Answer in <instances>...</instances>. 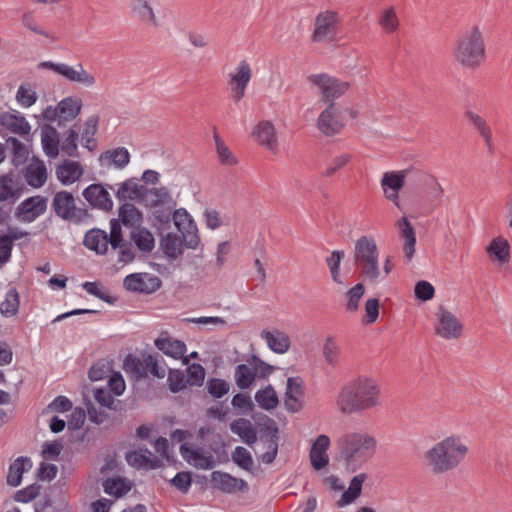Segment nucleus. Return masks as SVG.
Here are the masks:
<instances>
[{"label": "nucleus", "mask_w": 512, "mask_h": 512, "mask_svg": "<svg viewBox=\"0 0 512 512\" xmlns=\"http://www.w3.org/2000/svg\"><path fill=\"white\" fill-rule=\"evenodd\" d=\"M32 468V461L29 457L20 456L9 466L6 482L9 486L17 487L21 484L24 472Z\"/></svg>", "instance_id": "39"}, {"label": "nucleus", "mask_w": 512, "mask_h": 512, "mask_svg": "<svg viewBox=\"0 0 512 512\" xmlns=\"http://www.w3.org/2000/svg\"><path fill=\"white\" fill-rule=\"evenodd\" d=\"M353 259L365 280L370 283L384 280L379 267V250L374 239L361 236L355 242Z\"/></svg>", "instance_id": "6"}, {"label": "nucleus", "mask_w": 512, "mask_h": 512, "mask_svg": "<svg viewBox=\"0 0 512 512\" xmlns=\"http://www.w3.org/2000/svg\"><path fill=\"white\" fill-rule=\"evenodd\" d=\"M130 14L143 24L157 27L158 19L150 0H130Z\"/></svg>", "instance_id": "25"}, {"label": "nucleus", "mask_w": 512, "mask_h": 512, "mask_svg": "<svg viewBox=\"0 0 512 512\" xmlns=\"http://www.w3.org/2000/svg\"><path fill=\"white\" fill-rule=\"evenodd\" d=\"M167 381L173 393L183 390L187 385L186 377L180 370H170Z\"/></svg>", "instance_id": "63"}, {"label": "nucleus", "mask_w": 512, "mask_h": 512, "mask_svg": "<svg viewBox=\"0 0 512 512\" xmlns=\"http://www.w3.org/2000/svg\"><path fill=\"white\" fill-rule=\"evenodd\" d=\"M52 209L61 219L75 224L84 223L90 218L87 210L77 207L73 195L67 191H60L54 195Z\"/></svg>", "instance_id": "10"}, {"label": "nucleus", "mask_w": 512, "mask_h": 512, "mask_svg": "<svg viewBox=\"0 0 512 512\" xmlns=\"http://www.w3.org/2000/svg\"><path fill=\"white\" fill-rule=\"evenodd\" d=\"M83 289L95 297L109 303L113 304L115 302V298L109 295L108 290L98 282H85L83 284Z\"/></svg>", "instance_id": "57"}, {"label": "nucleus", "mask_w": 512, "mask_h": 512, "mask_svg": "<svg viewBox=\"0 0 512 512\" xmlns=\"http://www.w3.org/2000/svg\"><path fill=\"white\" fill-rule=\"evenodd\" d=\"M110 245L113 249H119L118 261L124 264L134 260L135 255L131 244L124 242L120 223L113 219L110 222Z\"/></svg>", "instance_id": "19"}, {"label": "nucleus", "mask_w": 512, "mask_h": 512, "mask_svg": "<svg viewBox=\"0 0 512 512\" xmlns=\"http://www.w3.org/2000/svg\"><path fill=\"white\" fill-rule=\"evenodd\" d=\"M82 100L69 96L62 99L56 106H47L42 111V118L47 122H57V126L65 128L81 112Z\"/></svg>", "instance_id": "8"}, {"label": "nucleus", "mask_w": 512, "mask_h": 512, "mask_svg": "<svg viewBox=\"0 0 512 512\" xmlns=\"http://www.w3.org/2000/svg\"><path fill=\"white\" fill-rule=\"evenodd\" d=\"M41 143L45 154L49 158H56L59 154V134L55 127L45 124L41 127Z\"/></svg>", "instance_id": "36"}, {"label": "nucleus", "mask_w": 512, "mask_h": 512, "mask_svg": "<svg viewBox=\"0 0 512 512\" xmlns=\"http://www.w3.org/2000/svg\"><path fill=\"white\" fill-rule=\"evenodd\" d=\"M104 492L115 497H122L131 489V484L124 478H107L103 482Z\"/></svg>", "instance_id": "47"}, {"label": "nucleus", "mask_w": 512, "mask_h": 512, "mask_svg": "<svg viewBox=\"0 0 512 512\" xmlns=\"http://www.w3.org/2000/svg\"><path fill=\"white\" fill-rule=\"evenodd\" d=\"M434 332L445 340H457L462 336L463 323L444 306H439L435 313Z\"/></svg>", "instance_id": "11"}, {"label": "nucleus", "mask_w": 512, "mask_h": 512, "mask_svg": "<svg viewBox=\"0 0 512 512\" xmlns=\"http://www.w3.org/2000/svg\"><path fill=\"white\" fill-rule=\"evenodd\" d=\"M230 430L250 446L257 441V432L251 421L247 419L239 418L234 420L230 424Z\"/></svg>", "instance_id": "41"}, {"label": "nucleus", "mask_w": 512, "mask_h": 512, "mask_svg": "<svg viewBox=\"0 0 512 512\" xmlns=\"http://www.w3.org/2000/svg\"><path fill=\"white\" fill-rule=\"evenodd\" d=\"M338 14L326 10L320 12L314 20L312 41L316 43L333 41L338 34Z\"/></svg>", "instance_id": "13"}, {"label": "nucleus", "mask_w": 512, "mask_h": 512, "mask_svg": "<svg viewBox=\"0 0 512 512\" xmlns=\"http://www.w3.org/2000/svg\"><path fill=\"white\" fill-rule=\"evenodd\" d=\"M367 479V475L360 473L354 476L350 482L348 489L342 494L341 498L337 501V507H343L345 505L354 502L361 494L362 485Z\"/></svg>", "instance_id": "43"}, {"label": "nucleus", "mask_w": 512, "mask_h": 512, "mask_svg": "<svg viewBox=\"0 0 512 512\" xmlns=\"http://www.w3.org/2000/svg\"><path fill=\"white\" fill-rule=\"evenodd\" d=\"M261 339H263L270 350L277 354L286 353L291 345L289 335L279 329L261 331Z\"/></svg>", "instance_id": "27"}, {"label": "nucleus", "mask_w": 512, "mask_h": 512, "mask_svg": "<svg viewBox=\"0 0 512 512\" xmlns=\"http://www.w3.org/2000/svg\"><path fill=\"white\" fill-rule=\"evenodd\" d=\"M464 117L483 139L489 153H493L494 144L492 141V130L486 120L473 110H466Z\"/></svg>", "instance_id": "28"}, {"label": "nucleus", "mask_w": 512, "mask_h": 512, "mask_svg": "<svg viewBox=\"0 0 512 512\" xmlns=\"http://www.w3.org/2000/svg\"><path fill=\"white\" fill-rule=\"evenodd\" d=\"M510 250V244L503 236L493 238L485 249L489 258L501 265L509 262Z\"/></svg>", "instance_id": "31"}, {"label": "nucleus", "mask_w": 512, "mask_h": 512, "mask_svg": "<svg viewBox=\"0 0 512 512\" xmlns=\"http://www.w3.org/2000/svg\"><path fill=\"white\" fill-rule=\"evenodd\" d=\"M379 25L387 33H393L398 29L399 21L394 8H388L382 12L379 18Z\"/></svg>", "instance_id": "59"}, {"label": "nucleus", "mask_w": 512, "mask_h": 512, "mask_svg": "<svg viewBox=\"0 0 512 512\" xmlns=\"http://www.w3.org/2000/svg\"><path fill=\"white\" fill-rule=\"evenodd\" d=\"M402 170L406 185H408L412 189L424 187L429 176L431 175V173H429L428 171L415 166H409Z\"/></svg>", "instance_id": "45"}, {"label": "nucleus", "mask_w": 512, "mask_h": 512, "mask_svg": "<svg viewBox=\"0 0 512 512\" xmlns=\"http://www.w3.org/2000/svg\"><path fill=\"white\" fill-rule=\"evenodd\" d=\"M340 347L332 338H327L323 345V356L325 361L331 365L336 366L339 362Z\"/></svg>", "instance_id": "60"}, {"label": "nucleus", "mask_w": 512, "mask_h": 512, "mask_svg": "<svg viewBox=\"0 0 512 512\" xmlns=\"http://www.w3.org/2000/svg\"><path fill=\"white\" fill-rule=\"evenodd\" d=\"M251 78L252 68L246 60L240 61L235 70L229 74L231 98L235 103L240 102L245 96Z\"/></svg>", "instance_id": "14"}, {"label": "nucleus", "mask_w": 512, "mask_h": 512, "mask_svg": "<svg viewBox=\"0 0 512 512\" xmlns=\"http://www.w3.org/2000/svg\"><path fill=\"white\" fill-rule=\"evenodd\" d=\"M99 120L98 115H91L84 122L81 141L82 145L89 150H93L96 147L94 136L98 130Z\"/></svg>", "instance_id": "44"}, {"label": "nucleus", "mask_w": 512, "mask_h": 512, "mask_svg": "<svg viewBox=\"0 0 512 512\" xmlns=\"http://www.w3.org/2000/svg\"><path fill=\"white\" fill-rule=\"evenodd\" d=\"M451 55L456 64L468 70L478 69L486 60V43L478 25L467 27L456 38Z\"/></svg>", "instance_id": "4"}, {"label": "nucleus", "mask_w": 512, "mask_h": 512, "mask_svg": "<svg viewBox=\"0 0 512 512\" xmlns=\"http://www.w3.org/2000/svg\"><path fill=\"white\" fill-rule=\"evenodd\" d=\"M214 140L216 144V151L219 161L223 165L233 166L237 163L235 156L232 154L230 149L222 142L219 135L214 133Z\"/></svg>", "instance_id": "56"}, {"label": "nucleus", "mask_w": 512, "mask_h": 512, "mask_svg": "<svg viewBox=\"0 0 512 512\" xmlns=\"http://www.w3.org/2000/svg\"><path fill=\"white\" fill-rule=\"evenodd\" d=\"M123 285L129 291L150 294L160 287L161 281L149 273H134L125 277Z\"/></svg>", "instance_id": "17"}, {"label": "nucleus", "mask_w": 512, "mask_h": 512, "mask_svg": "<svg viewBox=\"0 0 512 512\" xmlns=\"http://www.w3.org/2000/svg\"><path fill=\"white\" fill-rule=\"evenodd\" d=\"M365 293V287L362 283H358L349 289L346 293L347 303L346 310L349 312H355L359 308L360 300Z\"/></svg>", "instance_id": "54"}, {"label": "nucleus", "mask_w": 512, "mask_h": 512, "mask_svg": "<svg viewBox=\"0 0 512 512\" xmlns=\"http://www.w3.org/2000/svg\"><path fill=\"white\" fill-rule=\"evenodd\" d=\"M83 197L94 208L109 211L113 201L109 192L101 184H91L83 191Z\"/></svg>", "instance_id": "23"}, {"label": "nucleus", "mask_w": 512, "mask_h": 512, "mask_svg": "<svg viewBox=\"0 0 512 512\" xmlns=\"http://www.w3.org/2000/svg\"><path fill=\"white\" fill-rule=\"evenodd\" d=\"M83 174L81 165L76 161L65 160L56 168L57 179L64 185L76 182Z\"/></svg>", "instance_id": "38"}, {"label": "nucleus", "mask_w": 512, "mask_h": 512, "mask_svg": "<svg viewBox=\"0 0 512 512\" xmlns=\"http://www.w3.org/2000/svg\"><path fill=\"white\" fill-rule=\"evenodd\" d=\"M126 460L129 465L135 468L155 469L161 466L162 461L152 454L148 449H138L128 452Z\"/></svg>", "instance_id": "30"}, {"label": "nucleus", "mask_w": 512, "mask_h": 512, "mask_svg": "<svg viewBox=\"0 0 512 512\" xmlns=\"http://www.w3.org/2000/svg\"><path fill=\"white\" fill-rule=\"evenodd\" d=\"M232 460L242 469L251 470L253 467V458L251 453L242 446H237L232 452Z\"/></svg>", "instance_id": "58"}, {"label": "nucleus", "mask_w": 512, "mask_h": 512, "mask_svg": "<svg viewBox=\"0 0 512 512\" xmlns=\"http://www.w3.org/2000/svg\"><path fill=\"white\" fill-rule=\"evenodd\" d=\"M254 361L257 363L255 368H251L246 364H239L236 367L234 378L236 385L240 389H247L252 385V383L255 381L256 371L258 368L261 369L262 375H266L271 372L272 367L270 365L264 363L256 357H254Z\"/></svg>", "instance_id": "21"}, {"label": "nucleus", "mask_w": 512, "mask_h": 512, "mask_svg": "<svg viewBox=\"0 0 512 512\" xmlns=\"http://www.w3.org/2000/svg\"><path fill=\"white\" fill-rule=\"evenodd\" d=\"M255 401L259 407L268 411L275 409L279 404L278 395L271 385L258 390L255 393Z\"/></svg>", "instance_id": "46"}, {"label": "nucleus", "mask_w": 512, "mask_h": 512, "mask_svg": "<svg viewBox=\"0 0 512 512\" xmlns=\"http://www.w3.org/2000/svg\"><path fill=\"white\" fill-rule=\"evenodd\" d=\"M154 344L158 350L174 359L182 358L186 352L185 343L170 337L167 332H162Z\"/></svg>", "instance_id": "29"}, {"label": "nucleus", "mask_w": 512, "mask_h": 512, "mask_svg": "<svg viewBox=\"0 0 512 512\" xmlns=\"http://www.w3.org/2000/svg\"><path fill=\"white\" fill-rule=\"evenodd\" d=\"M99 161L102 166L123 169L130 162V153L124 147L110 149L100 155Z\"/></svg>", "instance_id": "34"}, {"label": "nucleus", "mask_w": 512, "mask_h": 512, "mask_svg": "<svg viewBox=\"0 0 512 512\" xmlns=\"http://www.w3.org/2000/svg\"><path fill=\"white\" fill-rule=\"evenodd\" d=\"M83 244L97 254H105L110 244V234L108 235L104 230L93 228L85 234Z\"/></svg>", "instance_id": "32"}, {"label": "nucleus", "mask_w": 512, "mask_h": 512, "mask_svg": "<svg viewBox=\"0 0 512 512\" xmlns=\"http://www.w3.org/2000/svg\"><path fill=\"white\" fill-rule=\"evenodd\" d=\"M143 187L132 181H126L120 185L116 192L119 200H134L142 196Z\"/></svg>", "instance_id": "52"}, {"label": "nucleus", "mask_w": 512, "mask_h": 512, "mask_svg": "<svg viewBox=\"0 0 512 512\" xmlns=\"http://www.w3.org/2000/svg\"><path fill=\"white\" fill-rule=\"evenodd\" d=\"M398 237L402 242V252L405 263H410L415 254L416 232L406 216L401 217L395 223Z\"/></svg>", "instance_id": "15"}, {"label": "nucleus", "mask_w": 512, "mask_h": 512, "mask_svg": "<svg viewBox=\"0 0 512 512\" xmlns=\"http://www.w3.org/2000/svg\"><path fill=\"white\" fill-rule=\"evenodd\" d=\"M207 390L215 398H221L229 391V384L222 379L213 378L207 382Z\"/></svg>", "instance_id": "64"}, {"label": "nucleus", "mask_w": 512, "mask_h": 512, "mask_svg": "<svg viewBox=\"0 0 512 512\" xmlns=\"http://www.w3.org/2000/svg\"><path fill=\"white\" fill-rule=\"evenodd\" d=\"M173 222L181 233V237L174 233H167L161 239V248L167 257L176 259L182 253L183 246L196 249L200 243V237L196 223L184 208L174 211Z\"/></svg>", "instance_id": "5"}, {"label": "nucleus", "mask_w": 512, "mask_h": 512, "mask_svg": "<svg viewBox=\"0 0 512 512\" xmlns=\"http://www.w3.org/2000/svg\"><path fill=\"white\" fill-rule=\"evenodd\" d=\"M346 125V118L341 107L331 102L320 113L317 119V128L325 136L339 134Z\"/></svg>", "instance_id": "12"}, {"label": "nucleus", "mask_w": 512, "mask_h": 512, "mask_svg": "<svg viewBox=\"0 0 512 512\" xmlns=\"http://www.w3.org/2000/svg\"><path fill=\"white\" fill-rule=\"evenodd\" d=\"M130 238L135 243L138 250L143 253H150L155 247L153 234L144 227H134L130 233Z\"/></svg>", "instance_id": "42"}, {"label": "nucleus", "mask_w": 512, "mask_h": 512, "mask_svg": "<svg viewBox=\"0 0 512 512\" xmlns=\"http://www.w3.org/2000/svg\"><path fill=\"white\" fill-rule=\"evenodd\" d=\"M0 124L11 132L24 136L30 133L31 127L28 121L19 114L2 113L0 114Z\"/></svg>", "instance_id": "40"}, {"label": "nucleus", "mask_w": 512, "mask_h": 512, "mask_svg": "<svg viewBox=\"0 0 512 512\" xmlns=\"http://www.w3.org/2000/svg\"><path fill=\"white\" fill-rule=\"evenodd\" d=\"M163 359L155 355H147L145 357L146 375L150 373L157 378H164L166 375V366Z\"/></svg>", "instance_id": "53"}, {"label": "nucleus", "mask_w": 512, "mask_h": 512, "mask_svg": "<svg viewBox=\"0 0 512 512\" xmlns=\"http://www.w3.org/2000/svg\"><path fill=\"white\" fill-rule=\"evenodd\" d=\"M19 294L15 288L7 291L5 300L0 304V312L5 317L16 315L19 309Z\"/></svg>", "instance_id": "50"}, {"label": "nucleus", "mask_w": 512, "mask_h": 512, "mask_svg": "<svg viewBox=\"0 0 512 512\" xmlns=\"http://www.w3.org/2000/svg\"><path fill=\"white\" fill-rule=\"evenodd\" d=\"M211 483L213 486L224 493H235L237 491H245L248 489L247 482L238 479L228 473L214 471L211 475Z\"/></svg>", "instance_id": "26"}, {"label": "nucleus", "mask_w": 512, "mask_h": 512, "mask_svg": "<svg viewBox=\"0 0 512 512\" xmlns=\"http://www.w3.org/2000/svg\"><path fill=\"white\" fill-rule=\"evenodd\" d=\"M311 88L320 96V101L330 104L344 95L350 88V83L333 77L327 73L311 74L307 77Z\"/></svg>", "instance_id": "7"}, {"label": "nucleus", "mask_w": 512, "mask_h": 512, "mask_svg": "<svg viewBox=\"0 0 512 512\" xmlns=\"http://www.w3.org/2000/svg\"><path fill=\"white\" fill-rule=\"evenodd\" d=\"M145 199L151 208L168 207L175 208L177 203L166 187L146 190Z\"/></svg>", "instance_id": "37"}, {"label": "nucleus", "mask_w": 512, "mask_h": 512, "mask_svg": "<svg viewBox=\"0 0 512 512\" xmlns=\"http://www.w3.org/2000/svg\"><path fill=\"white\" fill-rule=\"evenodd\" d=\"M330 447V438L325 435H319L312 444L310 449L309 458L312 467L319 471L325 468L329 463L327 450Z\"/></svg>", "instance_id": "24"}, {"label": "nucleus", "mask_w": 512, "mask_h": 512, "mask_svg": "<svg viewBox=\"0 0 512 512\" xmlns=\"http://www.w3.org/2000/svg\"><path fill=\"white\" fill-rule=\"evenodd\" d=\"M119 218L125 226L136 227L142 222V213L131 203H124L119 209Z\"/></svg>", "instance_id": "48"}, {"label": "nucleus", "mask_w": 512, "mask_h": 512, "mask_svg": "<svg viewBox=\"0 0 512 512\" xmlns=\"http://www.w3.org/2000/svg\"><path fill=\"white\" fill-rule=\"evenodd\" d=\"M79 134L74 129H69L66 132L65 138L61 144V150L68 156H75L77 152V141Z\"/></svg>", "instance_id": "61"}, {"label": "nucleus", "mask_w": 512, "mask_h": 512, "mask_svg": "<svg viewBox=\"0 0 512 512\" xmlns=\"http://www.w3.org/2000/svg\"><path fill=\"white\" fill-rule=\"evenodd\" d=\"M182 457L191 465L199 469H211L215 465L213 456L209 453H203L200 450H195L186 446L180 447Z\"/></svg>", "instance_id": "33"}, {"label": "nucleus", "mask_w": 512, "mask_h": 512, "mask_svg": "<svg viewBox=\"0 0 512 512\" xmlns=\"http://www.w3.org/2000/svg\"><path fill=\"white\" fill-rule=\"evenodd\" d=\"M205 377V370L200 364H192L187 368V384L201 386Z\"/></svg>", "instance_id": "62"}, {"label": "nucleus", "mask_w": 512, "mask_h": 512, "mask_svg": "<svg viewBox=\"0 0 512 512\" xmlns=\"http://www.w3.org/2000/svg\"><path fill=\"white\" fill-rule=\"evenodd\" d=\"M21 21H22V24L23 26L30 30L31 32L35 33V34H38V35H42L52 41H56L57 38L50 34L49 32L41 29L36 20H35V17H34V13L33 11H27V12H24L23 15H22V18H21Z\"/></svg>", "instance_id": "55"}, {"label": "nucleus", "mask_w": 512, "mask_h": 512, "mask_svg": "<svg viewBox=\"0 0 512 512\" xmlns=\"http://www.w3.org/2000/svg\"><path fill=\"white\" fill-rule=\"evenodd\" d=\"M123 368L126 373L130 374L135 379H140L146 376L145 358L143 360L129 354L126 356Z\"/></svg>", "instance_id": "49"}, {"label": "nucleus", "mask_w": 512, "mask_h": 512, "mask_svg": "<svg viewBox=\"0 0 512 512\" xmlns=\"http://www.w3.org/2000/svg\"><path fill=\"white\" fill-rule=\"evenodd\" d=\"M38 67L41 69L51 70L62 76L67 81L85 88H93L97 83L95 75L87 71L83 64L79 62L75 65H69L66 63L44 61L39 63Z\"/></svg>", "instance_id": "9"}, {"label": "nucleus", "mask_w": 512, "mask_h": 512, "mask_svg": "<svg viewBox=\"0 0 512 512\" xmlns=\"http://www.w3.org/2000/svg\"><path fill=\"white\" fill-rule=\"evenodd\" d=\"M47 209V198L37 195L22 201L16 209V217L21 222L30 223L43 215Z\"/></svg>", "instance_id": "16"}, {"label": "nucleus", "mask_w": 512, "mask_h": 512, "mask_svg": "<svg viewBox=\"0 0 512 512\" xmlns=\"http://www.w3.org/2000/svg\"><path fill=\"white\" fill-rule=\"evenodd\" d=\"M335 404L344 415H352L381 405V388L371 377H358L347 382L339 390Z\"/></svg>", "instance_id": "1"}, {"label": "nucleus", "mask_w": 512, "mask_h": 512, "mask_svg": "<svg viewBox=\"0 0 512 512\" xmlns=\"http://www.w3.org/2000/svg\"><path fill=\"white\" fill-rule=\"evenodd\" d=\"M24 178L29 186L42 187L47 180V169L43 161L33 160L24 171Z\"/></svg>", "instance_id": "35"}, {"label": "nucleus", "mask_w": 512, "mask_h": 512, "mask_svg": "<svg viewBox=\"0 0 512 512\" xmlns=\"http://www.w3.org/2000/svg\"><path fill=\"white\" fill-rule=\"evenodd\" d=\"M304 389L299 377H289L286 384L285 407L289 412L295 413L302 409Z\"/></svg>", "instance_id": "22"}, {"label": "nucleus", "mask_w": 512, "mask_h": 512, "mask_svg": "<svg viewBox=\"0 0 512 512\" xmlns=\"http://www.w3.org/2000/svg\"><path fill=\"white\" fill-rule=\"evenodd\" d=\"M38 95L29 83H23L19 86L16 93L17 102L23 107H31L36 103Z\"/></svg>", "instance_id": "51"}, {"label": "nucleus", "mask_w": 512, "mask_h": 512, "mask_svg": "<svg viewBox=\"0 0 512 512\" xmlns=\"http://www.w3.org/2000/svg\"><path fill=\"white\" fill-rule=\"evenodd\" d=\"M380 184L386 199L398 206L399 192L406 185L403 170L385 172Z\"/></svg>", "instance_id": "18"}, {"label": "nucleus", "mask_w": 512, "mask_h": 512, "mask_svg": "<svg viewBox=\"0 0 512 512\" xmlns=\"http://www.w3.org/2000/svg\"><path fill=\"white\" fill-rule=\"evenodd\" d=\"M469 448L464 438L452 434L435 443L424 455L427 467L434 474H444L458 467L467 457Z\"/></svg>", "instance_id": "2"}, {"label": "nucleus", "mask_w": 512, "mask_h": 512, "mask_svg": "<svg viewBox=\"0 0 512 512\" xmlns=\"http://www.w3.org/2000/svg\"><path fill=\"white\" fill-rule=\"evenodd\" d=\"M338 459L349 472L360 469L375 455L376 438L367 432H347L337 440Z\"/></svg>", "instance_id": "3"}, {"label": "nucleus", "mask_w": 512, "mask_h": 512, "mask_svg": "<svg viewBox=\"0 0 512 512\" xmlns=\"http://www.w3.org/2000/svg\"><path fill=\"white\" fill-rule=\"evenodd\" d=\"M255 141L268 151L276 153L278 150V137L274 124L271 121H260L252 131Z\"/></svg>", "instance_id": "20"}]
</instances>
